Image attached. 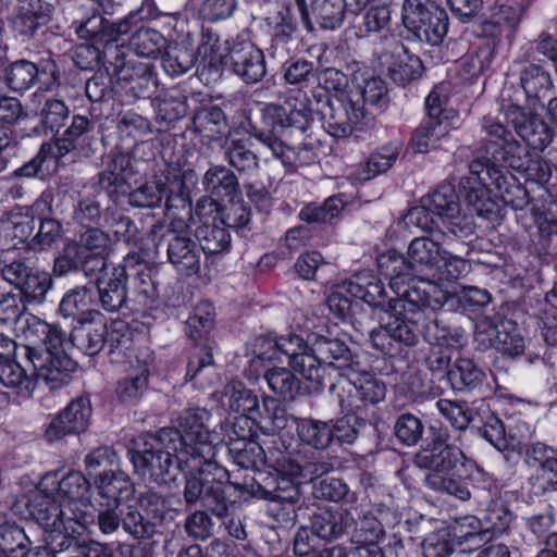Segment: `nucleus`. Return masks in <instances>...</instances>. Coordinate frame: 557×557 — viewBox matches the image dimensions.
Segmentation results:
<instances>
[{
	"mask_svg": "<svg viewBox=\"0 0 557 557\" xmlns=\"http://www.w3.org/2000/svg\"><path fill=\"white\" fill-rule=\"evenodd\" d=\"M450 437L446 426L432 424L429 437L414 455V465L430 471L424 478L425 486L462 502L472 497L469 482L474 494L487 492L491 497L496 495L498 487L493 475L467 457L460 447L450 442Z\"/></svg>",
	"mask_w": 557,
	"mask_h": 557,
	"instance_id": "nucleus-1",
	"label": "nucleus"
},
{
	"mask_svg": "<svg viewBox=\"0 0 557 557\" xmlns=\"http://www.w3.org/2000/svg\"><path fill=\"white\" fill-rule=\"evenodd\" d=\"M312 124L310 110L305 104L296 108L290 102L283 106L267 104L249 115L240 127L285 166L312 163L321 141L307 134Z\"/></svg>",
	"mask_w": 557,
	"mask_h": 557,
	"instance_id": "nucleus-2",
	"label": "nucleus"
},
{
	"mask_svg": "<svg viewBox=\"0 0 557 557\" xmlns=\"http://www.w3.org/2000/svg\"><path fill=\"white\" fill-rule=\"evenodd\" d=\"M429 287L409 286L401 296L387 300L389 321L369 334L375 350L388 357H398L419 344V320L422 318L419 306L443 308L451 298L435 285Z\"/></svg>",
	"mask_w": 557,
	"mask_h": 557,
	"instance_id": "nucleus-3",
	"label": "nucleus"
},
{
	"mask_svg": "<svg viewBox=\"0 0 557 557\" xmlns=\"http://www.w3.org/2000/svg\"><path fill=\"white\" fill-rule=\"evenodd\" d=\"M127 455L137 474L159 485L175 483L180 473L186 479L191 471L202 470L197 459L180 448V436L174 428L140 434Z\"/></svg>",
	"mask_w": 557,
	"mask_h": 557,
	"instance_id": "nucleus-4",
	"label": "nucleus"
},
{
	"mask_svg": "<svg viewBox=\"0 0 557 557\" xmlns=\"http://www.w3.org/2000/svg\"><path fill=\"white\" fill-rule=\"evenodd\" d=\"M23 334L29 343L24 346L25 357L34 368L36 379L42 380L50 389L69 384L77 364L63 348L66 332L58 324L28 315Z\"/></svg>",
	"mask_w": 557,
	"mask_h": 557,
	"instance_id": "nucleus-5",
	"label": "nucleus"
},
{
	"mask_svg": "<svg viewBox=\"0 0 557 557\" xmlns=\"http://www.w3.org/2000/svg\"><path fill=\"white\" fill-rule=\"evenodd\" d=\"M220 469V471L212 470V472L202 469L186 474L183 488L186 510L200 506L219 519L232 516L236 509V502L231 498L232 485L222 481L226 471L221 467Z\"/></svg>",
	"mask_w": 557,
	"mask_h": 557,
	"instance_id": "nucleus-6",
	"label": "nucleus"
},
{
	"mask_svg": "<svg viewBox=\"0 0 557 557\" xmlns=\"http://www.w3.org/2000/svg\"><path fill=\"white\" fill-rule=\"evenodd\" d=\"M188 225L184 220H172L169 226L156 223L148 235L154 244L157 253L164 252L169 262L182 274L190 276L200 269L201 252L195 240L188 235Z\"/></svg>",
	"mask_w": 557,
	"mask_h": 557,
	"instance_id": "nucleus-7",
	"label": "nucleus"
},
{
	"mask_svg": "<svg viewBox=\"0 0 557 557\" xmlns=\"http://www.w3.org/2000/svg\"><path fill=\"white\" fill-rule=\"evenodd\" d=\"M211 414L203 408L184 409L174 428L180 436V448L186 450L190 458L197 459L201 469L220 471V466L213 460L215 449L210 441L208 421Z\"/></svg>",
	"mask_w": 557,
	"mask_h": 557,
	"instance_id": "nucleus-8",
	"label": "nucleus"
},
{
	"mask_svg": "<svg viewBox=\"0 0 557 557\" xmlns=\"http://www.w3.org/2000/svg\"><path fill=\"white\" fill-rule=\"evenodd\" d=\"M403 23L408 39L440 46L449 27V17L445 9L430 0H405L403 3Z\"/></svg>",
	"mask_w": 557,
	"mask_h": 557,
	"instance_id": "nucleus-9",
	"label": "nucleus"
},
{
	"mask_svg": "<svg viewBox=\"0 0 557 557\" xmlns=\"http://www.w3.org/2000/svg\"><path fill=\"white\" fill-rule=\"evenodd\" d=\"M421 202L441 220V230L462 243L472 240V237L475 236L473 216L461 211L459 196L454 185L449 183L440 185L433 193L423 196Z\"/></svg>",
	"mask_w": 557,
	"mask_h": 557,
	"instance_id": "nucleus-10",
	"label": "nucleus"
},
{
	"mask_svg": "<svg viewBox=\"0 0 557 557\" xmlns=\"http://www.w3.org/2000/svg\"><path fill=\"white\" fill-rule=\"evenodd\" d=\"M127 202L134 208L153 209L164 202L166 209L184 206L188 197V188L178 174L154 175L135 189L126 193Z\"/></svg>",
	"mask_w": 557,
	"mask_h": 557,
	"instance_id": "nucleus-11",
	"label": "nucleus"
},
{
	"mask_svg": "<svg viewBox=\"0 0 557 557\" xmlns=\"http://www.w3.org/2000/svg\"><path fill=\"white\" fill-rule=\"evenodd\" d=\"M310 344L312 357L317 359L320 367L323 369L321 380H310L311 383L320 388L330 386L334 387L332 380V372L335 370H349V372L358 367V362L355 361V356L349 348L347 342L333 335L330 331L325 334L311 333Z\"/></svg>",
	"mask_w": 557,
	"mask_h": 557,
	"instance_id": "nucleus-12",
	"label": "nucleus"
},
{
	"mask_svg": "<svg viewBox=\"0 0 557 557\" xmlns=\"http://www.w3.org/2000/svg\"><path fill=\"white\" fill-rule=\"evenodd\" d=\"M225 396L230 410L242 414L234 426L240 423L247 425L257 418L269 420L272 431H281L287 426L286 411L275 398L264 397L261 410L255 392L242 385L231 386L226 389Z\"/></svg>",
	"mask_w": 557,
	"mask_h": 557,
	"instance_id": "nucleus-13",
	"label": "nucleus"
},
{
	"mask_svg": "<svg viewBox=\"0 0 557 557\" xmlns=\"http://www.w3.org/2000/svg\"><path fill=\"white\" fill-rule=\"evenodd\" d=\"M317 111L323 121L325 131L337 138L349 136L367 117V109L354 95L344 97L320 96Z\"/></svg>",
	"mask_w": 557,
	"mask_h": 557,
	"instance_id": "nucleus-14",
	"label": "nucleus"
},
{
	"mask_svg": "<svg viewBox=\"0 0 557 557\" xmlns=\"http://www.w3.org/2000/svg\"><path fill=\"white\" fill-rule=\"evenodd\" d=\"M482 128L492 138L485 146L486 153L491 154L490 161L497 169L506 168L521 173L531 157L528 148L494 117H483Z\"/></svg>",
	"mask_w": 557,
	"mask_h": 557,
	"instance_id": "nucleus-15",
	"label": "nucleus"
},
{
	"mask_svg": "<svg viewBox=\"0 0 557 557\" xmlns=\"http://www.w3.org/2000/svg\"><path fill=\"white\" fill-rule=\"evenodd\" d=\"M26 509L28 516L45 530L61 527L64 521L75 522L78 528L88 527L95 520L87 511L59 504L50 494L42 491L35 492L28 498Z\"/></svg>",
	"mask_w": 557,
	"mask_h": 557,
	"instance_id": "nucleus-16",
	"label": "nucleus"
},
{
	"mask_svg": "<svg viewBox=\"0 0 557 557\" xmlns=\"http://www.w3.org/2000/svg\"><path fill=\"white\" fill-rule=\"evenodd\" d=\"M95 510L96 515L89 512L95 519L91 524H96L104 535L113 534L122 528L131 537L140 541L144 531H147L143 524V515L134 505L97 502Z\"/></svg>",
	"mask_w": 557,
	"mask_h": 557,
	"instance_id": "nucleus-17",
	"label": "nucleus"
},
{
	"mask_svg": "<svg viewBox=\"0 0 557 557\" xmlns=\"http://www.w3.org/2000/svg\"><path fill=\"white\" fill-rule=\"evenodd\" d=\"M45 78L46 85L58 84L60 72L52 59L39 63L20 59L9 63L2 70L4 85L14 92L23 94Z\"/></svg>",
	"mask_w": 557,
	"mask_h": 557,
	"instance_id": "nucleus-18",
	"label": "nucleus"
},
{
	"mask_svg": "<svg viewBox=\"0 0 557 557\" xmlns=\"http://www.w3.org/2000/svg\"><path fill=\"white\" fill-rule=\"evenodd\" d=\"M475 341L482 349L494 347L509 358H517L525 350L523 330L510 319H502L497 323L480 324L475 332Z\"/></svg>",
	"mask_w": 557,
	"mask_h": 557,
	"instance_id": "nucleus-19",
	"label": "nucleus"
},
{
	"mask_svg": "<svg viewBox=\"0 0 557 557\" xmlns=\"http://www.w3.org/2000/svg\"><path fill=\"white\" fill-rule=\"evenodd\" d=\"M141 265L140 257L136 252H129L120 267L127 268L128 293L133 313H146L158 301L159 293L157 283L152 278L151 270Z\"/></svg>",
	"mask_w": 557,
	"mask_h": 557,
	"instance_id": "nucleus-20",
	"label": "nucleus"
},
{
	"mask_svg": "<svg viewBox=\"0 0 557 557\" xmlns=\"http://www.w3.org/2000/svg\"><path fill=\"white\" fill-rule=\"evenodd\" d=\"M505 117L529 147L543 151L554 139V132L539 113L517 104L505 110Z\"/></svg>",
	"mask_w": 557,
	"mask_h": 557,
	"instance_id": "nucleus-21",
	"label": "nucleus"
},
{
	"mask_svg": "<svg viewBox=\"0 0 557 557\" xmlns=\"http://www.w3.org/2000/svg\"><path fill=\"white\" fill-rule=\"evenodd\" d=\"M270 33L269 52L280 60L286 59L295 46L298 22L293 8L282 3L264 18Z\"/></svg>",
	"mask_w": 557,
	"mask_h": 557,
	"instance_id": "nucleus-22",
	"label": "nucleus"
},
{
	"mask_svg": "<svg viewBox=\"0 0 557 557\" xmlns=\"http://www.w3.org/2000/svg\"><path fill=\"white\" fill-rule=\"evenodd\" d=\"M91 417V405L87 397L73 399L49 423L45 431V438L49 443L63 440L69 435L85 432Z\"/></svg>",
	"mask_w": 557,
	"mask_h": 557,
	"instance_id": "nucleus-23",
	"label": "nucleus"
},
{
	"mask_svg": "<svg viewBox=\"0 0 557 557\" xmlns=\"http://www.w3.org/2000/svg\"><path fill=\"white\" fill-rule=\"evenodd\" d=\"M225 65L246 84L260 82L267 73L262 50L251 41H235L224 58Z\"/></svg>",
	"mask_w": 557,
	"mask_h": 557,
	"instance_id": "nucleus-24",
	"label": "nucleus"
},
{
	"mask_svg": "<svg viewBox=\"0 0 557 557\" xmlns=\"http://www.w3.org/2000/svg\"><path fill=\"white\" fill-rule=\"evenodd\" d=\"M278 355L288 358V366L305 380H321L323 369L312 357L310 334L304 339L301 336L289 333L277 337Z\"/></svg>",
	"mask_w": 557,
	"mask_h": 557,
	"instance_id": "nucleus-25",
	"label": "nucleus"
},
{
	"mask_svg": "<svg viewBox=\"0 0 557 557\" xmlns=\"http://www.w3.org/2000/svg\"><path fill=\"white\" fill-rule=\"evenodd\" d=\"M245 490L253 497L271 502L269 512L280 523L294 524L297 518L296 508L301 502L300 487L270 488L260 482L245 484Z\"/></svg>",
	"mask_w": 557,
	"mask_h": 557,
	"instance_id": "nucleus-26",
	"label": "nucleus"
},
{
	"mask_svg": "<svg viewBox=\"0 0 557 557\" xmlns=\"http://www.w3.org/2000/svg\"><path fill=\"white\" fill-rule=\"evenodd\" d=\"M347 400L341 399V406L357 409L361 405H375L386 396L385 383L373 373L358 370L356 367L347 374Z\"/></svg>",
	"mask_w": 557,
	"mask_h": 557,
	"instance_id": "nucleus-27",
	"label": "nucleus"
},
{
	"mask_svg": "<svg viewBox=\"0 0 557 557\" xmlns=\"http://www.w3.org/2000/svg\"><path fill=\"white\" fill-rule=\"evenodd\" d=\"M95 302L108 313L132 312L126 267L113 268L107 280L98 282Z\"/></svg>",
	"mask_w": 557,
	"mask_h": 557,
	"instance_id": "nucleus-28",
	"label": "nucleus"
},
{
	"mask_svg": "<svg viewBox=\"0 0 557 557\" xmlns=\"http://www.w3.org/2000/svg\"><path fill=\"white\" fill-rule=\"evenodd\" d=\"M53 11L54 5L49 0H18L13 30L24 39H33L49 24Z\"/></svg>",
	"mask_w": 557,
	"mask_h": 557,
	"instance_id": "nucleus-29",
	"label": "nucleus"
},
{
	"mask_svg": "<svg viewBox=\"0 0 557 557\" xmlns=\"http://www.w3.org/2000/svg\"><path fill=\"white\" fill-rule=\"evenodd\" d=\"M458 242L460 239L443 230L432 232L430 236L413 238L408 247V257L410 262H413V270L418 265L433 272L437 263L441 262L445 248L451 247Z\"/></svg>",
	"mask_w": 557,
	"mask_h": 557,
	"instance_id": "nucleus-30",
	"label": "nucleus"
},
{
	"mask_svg": "<svg viewBox=\"0 0 557 557\" xmlns=\"http://www.w3.org/2000/svg\"><path fill=\"white\" fill-rule=\"evenodd\" d=\"M135 174L133 157L124 151H111L104 159V169L97 174L96 184L110 197L127 193V180Z\"/></svg>",
	"mask_w": 557,
	"mask_h": 557,
	"instance_id": "nucleus-31",
	"label": "nucleus"
},
{
	"mask_svg": "<svg viewBox=\"0 0 557 557\" xmlns=\"http://www.w3.org/2000/svg\"><path fill=\"white\" fill-rule=\"evenodd\" d=\"M311 525L315 536L325 542L347 539L352 543V530L358 523L350 509H336L313 515Z\"/></svg>",
	"mask_w": 557,
	"mask_h": 557,
	"instance_id": "nucleus-32",
	"label": "nucleus"
},
{
	"mask_svg": "<svg viewBox=\"0 0 557 557\" xmlns=\"http://www.w3.org/2000/svg\"><path fill=\"white\" fill-rule=\"evenodd\" d=\"M421 310L420 335L432 347H461L463 345L462 330L451 326L437 317L441 308L419 306Z\"/></svg>",
	"mask_w": 557,
	"mask_h": 557,
	"instance_id": "nucleus-33",
	"label": "nucleus"
},
{
	"mask_svg": "<svg viewBox=\"0 0 557 557\" xmlns=\"http://www.w3.org/2000/svg\"><path fill=\"white\" fill-rule=\"evenodd\" d=\"M135 506L143 515V524L145 523L144 535L140 541L151 540L157 534H161L159 528L168 519L171 512L170 498L153 490H147L139 493Z\"/></svg>",
	"mask_w": 557,
	"mask_h": 557,
	"instance_id": "nucleus-34",
	"label": "nucleus"
},
{
	"mask_svg": "<svg viewBox=\"0 0 557 557\" xmlns=\"http://www.w3.org/2000/svg\"><path fill=\"white\" fill-rule=\"evenodd\" d=\"M96 122L85 115H74L70 126L54 141H47L54 151V159H61L73 150L84 149L95 140Z\"/></svg>",
	"mask_w": 557,
	"mask_h": 557,
	"instance_id": "nucleus-35",
	"label": "nucleus"
},
{
	"mask_svg": "<svg viewBox=\"0 0 557 557\" xmlns=\"http://www.w3.org/2000/svg\"><path fill=\"white\" fill-rule=\"evenodd\" d=\"M108 324L103 317L82 320L72 329L69 341L86 356H97L106 346Z\"/></svg>",
	"mask_w": 557,
	"mask_h": 557,
	"instance_id": "nucleus-36",
	"label": "nucleus"
},
{
	"mask_svg": "<svg viewBox=\"0 0 557 557\" xmlns=\"http://www.w3.org/2000/svg\"><path fill=\"white\" fill-rule=\"evenodd\" d=\"M104 60L108 63L107 70H110L115 85H131L140 73L146 71L148 62H139L134 54L124 47H108L104 51Z\"/></svg>",
	"mask_w": 557,
	"mask_h": 557,
	"instance_id": "nucleus-37",
	"label": "nucleus"
},
{
	"mask_svg": "<svg viewBox=\"0 0 557 557\" xmlns=\"http://www.w3.org/2000/svg\"><path fill=\"white\" fill-rule=\"evenodd\" d=\"M486 175L504 205L511 207L513 210H523L529 205L528 190L508 171L492 168L486 171Z\"/></svg>",
	"mask_w": 557,
	"mask_h": 557,
	"instance_id": "nucleus-38",
	"label": "nucleus"
},
{
	"mask_svg": "<svg viewBox=\"0 0 557 557\" xmlns=\"http://www.w3.org/2000/svg\"><path fill=\"white\" fill-rule=\"evenodd\" d=\"M97 502L122 503L135 491L132 479L121 470H104L94 476Z\"/></svg>",
	"mask_w": 557,
	"mask_h": 557,
	"instance_id": "nucleus-39",
	"label": "nucleus"
},
{
	"mask_svg": "<svg viewBox=\"0 0 557 557\" xmlns=\"http://www.w3.org/2000/svg\"><path fill=\"white\" fill-rule=\"evenodd\" d=\"M95 304V293L91 286L83 285L69 289L62 297L58 312L64 318H72L77 322L90 318H101L97 309H90Z\"/></svg>",
	"mask_w": 557,
	"mask_h": 557,
	"instance_id": "nucleus-40",
	"label": "nucleus"
},
{
	"mask_svg": "<svg viewBox=\"0 0 557 557\" xmlns=\"http://www.w3.org/2000/svg\"><path fill=\"white\" fill-rule=\"evenodd\" d=\"M490 183H483L479 177H461L459 191L473 212L481 218L492 220L497 215L496 205L491 199Z\"/></svg>",
	"mask_w": 557,
	"mask_h": 557,
	"instance_id": "nucleus-41",
	"label": "nucleus"
},
{
	"mask_svg": "<svg viewBox=\"0 0 557 557\" xmlns=\"http://www.w3.org/2000/svg\"><path fill=\"white\" fill-rule=\"evenodd\" d=\"M447 381L455 392L471 393L483 386L486 374L473 359L460 357L453 362Z\"/></svg>",
	"mask_w": 557,
	"mask_h": 557,
	"instance_id": "nucleus-42",
	"label": "nucleus"
},
{
	"mask_svg": "<svg viewBox=\"0 0 557 557\" xmlns=\"http://www.w3.org/2000/svg\"><path fill=\"white\" fill-rule=\"evenodd\" d=\"M351 297L367 302L371 307L381 308L386 312L387 301L382 281L372 273L356 274L348 281L346 289Z\"/></svg>",
	"mask_w": 557,
	"mask_h": 557,
	"instance_id": "nucleus-43",
	"label": "nucleus"
},
{
	"mask_svg": "<svg viewBox=\"0 0 557 557\" xmlns=\"http://www.w3.org/2000/svg\"><path fill=\"white\" fill-rule=\"evenodd\" d=\"M202 185L211 197L219 200H232L240 194L237 176L224 165L209 168L203 175Z\"/></svg>",
	"mask_w": 557,
	"mask_h": 557,
	"instance_id": "nucleus-44",
	"label": "nucleus"
},
{
	"mask_svg": "<svg viewBox=\"0 0 557 557\" xmlns=\"http://www.w3.org/2000/svg\"><path fill=\"white\" fill-rule=\"evenodd\" d=\"M524 461L533 472L557 486V450L536 443L525 449Z\"/></svg>",
	"mask_w": 557,
	"mask_h": 557,
	"instance_id": "nucleus-45",
	"label": "nucleus"
},
{
	"mask_svg": "<svg viewBox=\"0 0 557 557\" xmlns=\"http://www.w3.org/2000/svg\"><path fill=\"white\" fill-rule=\"evenodd\" d=\"M36 381L34 369L28 374L27 370L13 359L0 362V382L4 387L12 389L16 396L29 398Z\"/></svg>",
	"mask_w": 557,
	"mask_h": 557,
	"instance_id": "nucleus-46",
	"label": "nucleus"
},
{
	"mask_svg": "<svg viewBox=\"0 0 557 557\" xmlns=\"http://www.w3.org/2000/svg\"><path fill=\"white\" fill-rule=\"evenodd\" d=\"M91 484L79 471H70L58 482L57 495L64 500V506L81 510L78 504L90 502Z\"/></svg>",
	"mask_w": 557,
	"mask_h": 557,
	"instance_id": "nucleus-47",
	"label": "nucleus"
},
{
	"mask_svg": "<svg viewBox=\"0 0 557 557\" xmlns=\"http://www.w3.org/2000/svg\"><path fill=\"white\" fill-rule=\"evenodd\" d=\"M136 17H138V20L153 18L156 17V13L150 3H144L137 12L131 13L117 22H111L106 18L100 38L98 39V46H102L103 51H106L108 47H120L115 42L123 35L131 32Z\"/></svg>",
	"mask_w": 557,
	"mask_h": 557,
	"instance_id": "nucleus-48",
	"label": "nucleus"
},
{
	"mask_svg": "<svg viewBox=\"0 0 557 557\" xmlns=\"http://www.w3.org/2000/svg\"><path fill=\"white\" fill-rule=\"evenodd\" d=\"M331 420L298 419L296 431L299 440L317 449L325 450L334 444Z\"/></svg>",
	"mask_w": 557,
	"mask_h": 557,
	"instance_id": "nucleus-49",
	"label": "nucleus"
},
{
	"mask_svg": "<svg viewBox=\"0 0 557 557\" xmlns=\"http://www.w3.org/2000/svg\"><path fill=\"white\" fill-rule=\"evenodd\" d=\"M156 108V123L159 131L169 129L170 125L187 113V97L181 92H166L159 96L153 101Z\"/></svg>",
	"mask_w": 557,
	"mask_h": 557,
	"instance_id": "nucleus-50",
	"label": "nucleus"
},
{
	"mask_svg": "<svg viewBox=\"0 0 557 557\" xmlns=\"http://www.w3.org/2000/svg\"><path fill=\"white\" fill-rule=\"evenodd\" d=\"M111 208L112 206H104L100 194L82 195L74 206L73 220L83 226L102 227Z\"/></svg>",
	"mask_w": 557,
	"mask_h": 557,
	"instance_id": "nucleus-51",
	"label": "nucleus"
},
{
	"mask_svg": "<svg viewBox=\"0 0 557 557\" xmlns=\"http://www.w3.org/2000/svg\"><path fill=\"white\" fill-rule=\"evenodd\" d=\"M228 454L234 463L243 469H253L265 461L263 448L246 434H237V438L230 440Z\"/></svg>",
	"mask_w": 557,
	"mask_h": 557,
	"instance_id": "nucleus-52",
	"label": "nucleus"
},
{
	"mask_svg": "<svg viewBox=\"0 0 557 557\" xmlns=\"http://www.w3.org/2000/svg\"><path fill=\"white\" fill-rule=\"evenodd\" d=\"M295 371L285 367H272L263 373L269 388L283 400H294L301 389V382Z\"/></svg>",
	"mask_w": 557,
	"mask_h": 557,
	"instance_id": "nucleus-53",
	"label": "nucleus"
},
{
	"mask_svg": "<svg viewBox=\"0 0 557 557\" xmlns=\"http://www.w3.org/2000/svg\"><path fill=\"white\" fill-rule=\"evenodd\" d=\"M195 236L198 240L200 252L215 255L228 249L231 236L225 227L214 218L212 223H202L196 228Z\"/></svg>",
	"mask_w": 557,
	"mask_h": 557,
	"instance_id": "nucleus-54",
	"label": "nucleus"
},
{
	"mask_svg": "<svg viewBox=\"0 0 557 557\" xmlns=\"http://www.w3.org/2000/svg\"><path fill=\"white\" fill-rule=\"evenodd\" d=\"M191 123L194 132L211 138L224 134L227 129V117L215 104L199 108L194 113Z\"/></svg>",
	"mask_w": 557,
	"mask_h": 557,
	"instance_id": "nucleus-55",
	"label": "nucleus"
},
{
	"mask_svg": "<svg viewBox=\"0 0 557 557\" xmlns=\"http://www.w3.org/2000/svg\"><path fill=\"white\" fill-rule=\"evenodd\" d=\"M196 60L197 57L193 48L183 42H171L165 46V51L162 55V66L166 74L177 77L190 71Z\"/></svg>",
	"mask_w": 557,
	"mask_h": 557,
	"instance_id": "nucleus-56",
	"label": "nucleus"
},
{
	"mask_svg": "<svg viewBox=\"0 0 557 557\" xmlns=\"http://www.w3.org/2000/svg\"><path fill=\"white\" fill-rule=\"evenodd\" d=\"M448 122L428 119L418 126L411 136V147L414 152L425 153L437 147L438 141L448 134Z\"/></svg>",
	"mask_w": 557,
	"mask_h": 557,
	"instance_id": "nucleus-57",
	"label": "nucleus"
},
{
	"mask_svg": "<svg viewBox=\"0 0 557 557\" xmlns=\"http://www.w3.org/2000/svg\"><path fill=\"white\" fill-rule=\"evenodd\" d=\"M521 10L507 4L495 5L491 15L482 23L485 36L497 37L512 30L520 22Z\"/></svg>",
	"mask_w": 557,
	"mask_h": 557,
	"instance_id": "nucleus-58",
	"label": "nucleus"
},
{
	"mask_svg": "<svg viewBox=\"0 0 557 557\" xmlns=\"http://www.w3.org/2000/svg\"><path fill=\"white\" fill-rule=\"evenodd\" d=\"M468 240L465 243L458 242L454 244L451 247H446L442 257L441 262L437 263L433 273L441 281L454 282L470 272L471 264L465 258H461L455 255L451 250L460 251L458 246L461 245L463 247Z\"/></svg>",
	"mask_w": 557,
	"mask_h": 557,
	"instance_id": "nucleus-59",
	"label": "nucleus"
},
{
	"mask_svg": "<svg viewBox=\"0 0 557 557\" xmlns=\"http://www.w3.org/2000/svg\"><path fill=\"white\" fill-rule=\"evenodd\" d=\"M213 370L212 346L206 339L203 344L197 345L188 360L186 379L194 381L196 385L208 384V374Z\"/></svg>",
	"mask_w": 557,
	"mask_h": 557,
	"instance_id": "nucleus-60",
	"label": "nucleus"
},
{
	"mask_svg": "<svg viewBox=\"0 0 557 557\" xmlns=\"http://www.w3.org/2000/svg\"><path fill=\"white\" fill-rule=\"evenodd\" d=\"M520 84L531 99H541L554 86L550 74L537 64H529L521 71Z\"/></svg>",
	"mask_w": 557,
	"mask_h": 557,
	"instance_id": "nucleus-61",
	"label": "nucleus"
},
{
	"mask_svg": "<svg viewBox=\"0 0 557 557\" xmlns=\"http://www.w3.org/2000/svg\"><path fill=\"white\" fill-rule=\"evenodd\" d=\"M87 527L78 528L75 522H66L58 528H49L45 530L48 534L46 537V546L48 550H51L55 556V553H63L72 548L78 547V541L76 535H81Z\"/></svg>",
	"mask_w": 557,
	"mask_h": 557,
	"instance_id": "nucleus-62",
	"label": "nucleus"
},
{
	"mask_svg": "<svg viewBox=\"0 0 557 557\" xmlns=\"http://www.w3.org/2000/svg\"><path fill=\"white\" fill-rule=\"evenodd\" d=\"M165 45V37L160 32L149 27L138 28L129 39V49L133 54L144 58H156Z\"/></svg>",
	"mask_w": 557,
	"mask_h": 557,
	"instance_id": "nucleus-63",
	"label": "nucleus"
},
{
	"mask_svg": "<svg viewBox=\"0 0 557 557\" xmlns=\"http://www.w3.org/2000/svg\"><path fill=\"white\" fill-rule=\"evenodd\" d=\"M215 311L209 301H200L193 309L185 323V333L193 339H205L214 324Z\"/></svg>",
	"mask_w": 557,
	"mask_h": 557,
	"instance_id": "nucleus-64",
	"label": "nucleus"
}]
</instances>
